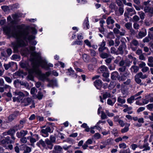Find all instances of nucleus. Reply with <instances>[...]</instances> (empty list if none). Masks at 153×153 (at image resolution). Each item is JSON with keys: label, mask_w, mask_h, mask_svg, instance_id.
<instances>
[{"label": "nucleus", "mask_w": 153, "mask_h": 153, "mask_svg": "<svg viewBox=\"0 0 153 153\" xmlns=\"http://www.w3.org/2000/svg\"><path fill=\"white\" fill-rule=\"evenodd\" d=\"M10 137L9 136H7L5 138V139H3L1 141V143L3 144L8 145L7 147L8 148H10V144L9 143L10 142Z\"/></svg>", "instance_id": "obj_24"}, {"label": "nucleus", "mask_w": 153, "mask_h": 153, "mask_svg": "<svg viewBox=\"0 0 153 153\" xmlns=\"http://www.w3.org/2000/svg\"><path fill=\"white\" fill-rule=\"evenodd\" d=\"M43 96V95L42 92L40 91H39L36 97L39 100H40L42 99Z\"/></svg>", "instance_id": "obj_31"}, {"label": "nucleus", "mask_w": 153, "mask_h": 153, "mask_svg": "<svg viewBox=\"0 0 153 153\" xmlns=\"http://www.w3.org/2000/svg\"><path fill=\"white\" fill-rule=\"evenodd\" d=\"M17 115V113H15L10 115V122L13 120L16 117Z\"/></svg>", "instance_id": "obj_33"}, {"label": "nucleus", "mask_w": 153, "mask_h": 153, "mask_svg": "<svg viewBox=\"0 0 153 153\" xmlns=\"http://www.w3.org/2000/svg\"><path fill=\"white\" fill-rule=\"evenodd\" d=\"M129 130L128 126H126L124 128L121 130V132L122 133H123L127 132Z\"/></svg>", "instance_id": "obj_43"}, {"label": "nucleus", "mask_w": 153, "mask_h": 153, "mask_svg": "<svg viewBox=\"0 0 153 153\" xmlns=\"http://www.w3.org/2000/svg\"><path fill=\"white\" fill-rule=\"evenodd\" d=\"M62 148L60 146L55 145L54 147L53 153H62Z\"/></svg>", "instance_id": "obj_16"}, {"label": "nucleus", "mask_w": 153, "mask_h": 153, "mask_svg": "<svg viewBox=\"0 0 153 153\" xmlns=\"http://www.w3.org/2000/svg\"><path fill=\"white\" fill-rule=\"evenodd\" d=\"M22 15V13H17L12 14L11 16L13 19V21H11V18L10 16V24L13 23L14 24H17L20 21V19L19 18L21 17Z\"/></svg>", "instance_id": "obj_5"}, {"label": "nucleus", "mask_w": 153, "mask_h": 153, "mask_svg": "<svg viewBox=\"0 0 153 153\" xmlns=\"http://www.w3.org/2000/svg\"><path fill=\"white\" fill-rule=\"evenodd\" d=\"M84 42L87 46H88L89 47H91V43L88 39H87L85 40Z\"/></svg>", "instance_id": "obj_56"}, {"label": "nucleus", "mask_w": 153, "mask_h": 153, "mask_svg": "<svg viewBox=\"0 0 153 153\" xmlns=\"http://www.w3.org/2000/svg\"><path fill=\"white\" fill-rule=\"evenodd\" d=\"M130 150L129 148L126 150H124L120 152L119 153H130Z\"/></svg>", "instance_id": "obj_64"}, {"label": "nucleus", "mask_w": 153, "mask_h": 153, "mask_svg": "<svg viewBox=\"0 0 153 153\" xmlns=\"http://www.w3.org/2000/svg\"><path fill=\"white\" fill-rule=\"evenodd\" d=\"M116 3L119 6L123 7L124 6L123 4L122 3V1L121 0H116Z\"/></svg>", "instance_id": "obj_44"}, {"label": "nucleus", "mask_w": 153, "mask_h": 153, "mask_svg": "<svg viewBox=\"0 0 153 153\" xmlns=\"http://www.w3.org/2000/svg\"><path fill=\"white\" fill-rule=\"evenodd\" d=\"M150 10L151 7L149 6H146L144 7V10L145 12L146 13H148L149 12H150Z\"/></svg>", "instance_id": "obj_62"}, {"label": "nucleus", "mask_w": 153, "mask_h": 153, "mask_svg": "<svg viewBox=\"0 0 153 153\" xmlns=\"http://www.w3.org/2000/svg\"><path fill=\"white\" fill-rule=\"evenodd\" d=\"M109 56V54L106 53H102L100 55V57L103 59L107 58Z\"/></svg>", "instance_id": "obj_34"}, {"label": "nucleus", "mask_w": 153, "mask_h": 153, "mask_svg": "<svg viewBox=\"0 0 153 153\" xmlns=\"http://www.w3.org/2000/svg\"><path fill=\"white\" fill-rule=\"evenodd\" d=\"M103 99L104 100L106 99L107 97H111V94L109 93L105 92V93L104 94L102 95Z\"/></svg>", "instance_id": "obj_30"}, {"label": "nucleus", "mask_w": 153, "mask_h": 153, "mask_svg": "<svg viewBox=\"0 0 153 153\" xmlns=\"http://www.w3.org/2000/svg\"><path fill=\"white\" fill-rule=\"evenodd\" d=\"M112 134H113L115 137L117 136L118 134L117 129L116 128H114L111 131Z\"/></svg>", "instance_id": "obj_45"}, {"label": "nucleus", "mask_w": 153, "mask_h": 153, "mask_svg": "<svg viewBox=\"0 0 153 153\" xmlns=\"http://www.w3.org/2000/svg\"><path fill=\"white\" fill-rule=\"evenodd\" d=\"M19 125H16L13 126L12 128H10V131L11 132L15 133L16 131H17L19 129H20Z\"/></svg>", "instance_id": "obj_25"}, {"label": "nucleus", "mask_w": 153, "mask_h": 153, "mask_svg": "<svg viewBox=\"0 0 153 153\" xmlns=\"http://www.w3.org/2000/svg\"><path fill=\"white\" fill-rule=\"evenodd\" d=\"M103 82L100 79H96L94 82V85L98 90H101L102 87Z\"/></svg>", "instance_id": "obj_8"}, {"label": "nucleus", "mask_w": 153, "mask_h": 153, "mask_svg": "<svg viewBox=\"0 0 153 153\" xmlns=\"http://www.w3.org/2000/svg\"><path fill=\"white\" fill-rule=\"evenodd\" d=\"M4 34L8 36L7 38H10V26L9 25L4 26L3 28Z\"/></svg>", "instance_id": "obj_19"}, {"label": "nucleus", "mask_w": 153, "mask_h": 153, "mask_svg": "<svg viewBox=\"0 0 153 153\" xmlns=\"http://www.w3.org/2000/svg\"><path fill=\"white\" fill-rule=\"evenodd\" d=\"M120 76L119 75L118 73L116 71L113 72L111 74V78L113 80H115L118 78V76Z\"/></svg>", "instance_id": "obj_22"}, {"label": "nucleus", "mask_w": 153, "mask_h": 153, "mask_svg": "<svg viewBox=\"0 0 153 153\" xmlns=\"http://www.w3.org/2000/svg\"><path fill=\"white\" fill-rule=\"evenodd\" d=\"M20 139V142L21 143H27V141L26 137H22Z\"/></svg>", "instance_id": "obj_38"}, {"label": "nucleus", "mask_w": 153, "mask_h": 153, "mask_svg": "<svg viewBox=\"0 0 153 153\" xmlns=\"http://www.w3.org/2000/svg\"><path fill=\"white\" fill-rule=\"evenodd\" d=\"M102 76L105 78H103L102 80L104 81H106L108 82H109L110 79L108 78L109 76V73L108 70L106 72H104L102 73Z\"/></svg>", "instance_id": "obj_14"}, {"label": "nucleus", "mask_w": 153, "mask_h": 153, "mask_svg": "<svg viewBox=\"0 0 153 153\" xmlns=\"http://www.w3.org/2000/svg\"><path fill=\"white\" fill-rule=\"evenodd\" d=\"M86 19H87L86 20L85 19V21L84 23V24L86 26V27L87 29H88L89 27V21L88 20V19L87 17H86Z\"/></svg>", "instance_id": "obj_36"}, {"label": "nucleus", "mask_w": 153, "mask_h": 153, "mask_svg": "<svg viewBox=\"0 0 153 153\" xmlns=\"http://www.w3.org/2000/svg\"><path fill=\"white\" fill-rule=\"evenodd\" d=\"M31 151V149L29 146H26L25 148V150L24 152L23 153H29Z\"/></svg>", "instance_id": "obj_41"}, {"label": "nucleus", "mask_w": 153, "mask_h": 153, "mask_svg": "<svg viewBox=\"0 0 153 153\" xmlns=\"http://www.w3.org/2000/svg\"><path fill=\"white\" fill-rule=\"evenodd\" d=\"M20 37L22 38V39L27 45V43L29 42L31 45L35 46L37 43V42L36 40H34L36 38L35 36L33 35H30L28 36H20Z\"/></svg>", "instance_id": "obj_4"}, {"label": "nucleus", "mask_w": 153, "mask_h": 153, "mask_svg": "<svg viewBox=\"0 0 153 153\" xmlns=\"http://www.w3.org/2000/svg\"><path fill=\"white\" fill-rule=\"evenodd\" d=\"M139 13H140V12L138 13V14L140 16V19L142 20L144 19L145 18V13L142 12L140 13L139 14Z\"/></svg>", "instance_id": "obj_55"}, {"label": "nucleus", "mask_w": 153, "mask_h": 153, "mask_svg": "<svg viewBox=\"0 0 153 153\" xmlns=\"http://www.w3.org/2000/svg\"><path fill=\"white\" fill-rule=\"evenodd\" d=\"M56 131L57 133L54 134L56 138H60L62 140L65 138V137H64L65 134L59 132V130H56Z\"/></svg>", "instance_id": "obj_21"}, {"label": "nucleus", "mask_w": 153, "mask_h": 153, "mask_svg": "<svg viewBox=\"0 0 153 153\" xmlns=\"http://www.w3.org/2000/svg\"><path fill=\"white\" fill-rule=\"evenodd\" d=\"M131 68H133L134 70V73H136L138 72L139 70V68L138 66L136 65H132L131 66Z\"/></svg>", "instance_id": "obj_37"}, {"label": "nucleus", "mask_w": 153, "mask_h": 153, "mask_svg": "<svg viewBox=\"0 0 153 153\" xmlns=\"http://www.w3.org/2000/svg\"><path fill=\"white\" fill-rule=\"evenodd\" d=\"M88 68L89 71L93 70L94 69V65L91 64L88 65Z\"/></svg>", "instance_id": "obj_58"}, {"label": "nucleus", "mask_w": 153, "mask_h": 153, "mask_svg": "<svg viewBox=\"0 0 153 153\" xmlns=\"http://www.w3.org/2000/svg\"><path fill=\"white\" fill-rule=\"evenodd\" d=\"M146 107L148 109L151 111L153 108V104H149L147 105Z\"/></svg>", "instance_id": "obj_63"}, {"label": "nucleus", "mask_w": 153, "mask_h": 153, "mask_svg": "<svg viewBox=\"0 0 153 153\" xmlns=\"http://www.w3.org/2000/svg\"><path fill=\"white\" fill-rule=\"evenodd\" d=\"M108 68L105 65H103L101 66L97 70V71L99 73H100V72L102 73L108 71Z\"/></svg>", "instance_id": "obj_23"}, {"label": "nucleus", "mask_w": 153, "mask_h": 153, "mask_svg": "<svg viewBox=\"0 0 153 153\" xmlns=\"http://www.w3.org/2000/svg\"><path fill=\"white\" fill-rule=\"evenodd\" d=\"M107 103L108 105L113 106L114 105V102H113L110 99H108L107 100Z\"/></svg>", "instance_id": "obj_57"}, {"label": "nucleus", "mask_w": 153, "mask_h": 153, "mask_svg": "<svg viewBox=\"0 0 153 153\" xmlns=\"http://www.w3.org/2000/svg\"><path fill=\"white\" fill-rule=\"evenodd\" d=\"M126 10L128 13L130 12H132L134 10V14H135L136 13V12H135V10H134V8L133 7L132 8H128L126 9Z\"/></svg>", "instance_id": "obj_60"}, {"label": "nucleus", "mask_w": 153, "mask_h": 153, "mask_svg": "<svg viewBox=\"0 0 153 153\" xmlns=\"http://www.w3.org/2000/svg\"><path fill=\"white\" fill-rule=\"evenodd\" d=\"M142 31H140L138 33V36L140 38L145 36L147 34L146 30L145 28H142Z\"/></svg>", "instance_id": "obj_20"}, {"label": "nucleus", "mask_w": 153, "mask_h": 153, "mask_svg": "<svg viewBox=\"0 0 153 153\" xmlns=\"http://www.w3.org/2000/svg\"><path fill=\"white\" fill-rule=\"evenodd\" d=\"M121 44L117 49V51L119 52L118 54L123 55L124 53L123 49L125 50L126 48V46L125 42L122 41H121Z\"/></svg>", "instance_id": "obj_7"}, {"label": "nucleus", "mask_w": 153, "mask_h": 153, "mask_svg": "<svg viewBox=\"0 0 153 153\" xmlns=\"http://www.w3.org/2000/svg\"><path fill=\"white\" fill-rule=\"evenodd\" d=\"M150 40H153V32H148V36Z\"/></svg>", "instance_id": "obj_48"}, {"label": "nucleus", "mask_w": 153, "mask_h": 153, "mask_svg": "<svg viewBox=\"0 0 153 153\" xmlns=\"http://www.w3.org/2000/svg\"><path fill=\"white\" fill-rule=\"evenodd\" d=\"M36 119L40 122L43 121L44 120V118L43 117H41L40 116H36Z\"/></svg>", "instance_id": "obj_54"}, {"label": "nucleus", "mask_w": 153, "mask_h": 153, "mask_svg": "<svg viewBox=\"0 0 153 153\" xmlns=\"http://www.w3.org/2000/svg\"><path fill=\"white\" fill-rule=\"evenodd\" d=\"M13 36L16 39V42L14 45L13 50L14 51H18L19 48L25 47L27 46V44L24 40L20 37V35L14 30L13 34Z\"/></svg>", "instance_id": "obj_3"}, {"label": "nucleus", "mask_w": 153, "mask_h": 153, "mask_svg": "<svg viewBox=\"0 0 153 153\" xmlns=\"http://www.w3.org/2000/svg\"><path fill=\"white\" fill-rule=\"evenodd\" d=\"M51 74V71H49L46 72L45 74L42 73L41 70V72H38L37 75L38 76L39 79L42 81H44L47 79V77L49 76Z\"/></svg>", "instance_id": "obj_6"}, {"label": "nucleus", "mask_w": 153, "mask_h": 153, "mask_svg": "<svg viewBox=\"0 0 153 153\" xmlns=\"http://www.w3.org/2000/svg\"><path fill=\"white\" fill-rule=\"evenodd\" d=\"M48 86L51 87L53 88V86L58 87V85L56 80L53 79L49 80V83L48 84Z\"/></svg>", "instance_id": "obj_18"}, {"label": "nucleus", "mask_w": 153, "mask_h": 153, "mask_svg": "<svg viewBox=\"0 0 153 153\" xmlns=\"http://www.w3.org/2000/svg\"><path fill=\"white\" fill-rule=\"evenodd\" d=\"M119 148L120 149H121V148L125 149L126 148V145L124 143H121L119 144Z\"/></svg>", "instance_id": "obj_49"}, {"label": "nucleus", "mask_w": 153, "mask_h": 153, "mask_svg": "<svg viewBox=\"0 0 153 153\" xmlns=\"http://www.w3.org/2000/svg\"><path fill=\"white\" fill-rule=\"evenodd\" d=\"M46 144L47 145V147L46 148V149H52L53 146V144L52 143L48 138H46L45 140Z\"/></svg>", "instance_id": "obj_17"}, {"label": "nucleus", "mask_w": 153, "mask_h": 153, "mask_svg": "<svg viewBox=\"0 0 153 153\" xmlns=\"http://www.w3.org/2000/svg\"><path fill=\"white\" fill-rule=\"evenodd\" d=\"M32 101V99L31 98L28 97L27 98H25L22 101V102H25L26 101L27 103H28L30 104V103Z\"/></svg>", "instance_id": "obj_40"}, {"label": "nucleus", "mask_w": 153, "mask_h": 153, "mask_svg": "<svg viewBox=\"0 0 153 153\" xmlns=\"http://www.w3.org/2000/svg\"><path fill=\"white\" fill-rule=\"evenodd\" d=\"M105 62L106 63V64L107 65H108L111 62V59L110 58H107L105 60Z\"/></svg>", "instance_id": "obj_53"}, {"label": "nucleus", "mask_w": 153, "mask_h": 153, "mask_svg": "<svg viewBox=\"0 0 153 153\" xmlns=\"http://www.w3.org/2000/svg\"><path fill=\"white\" fill-rule=\"evenodd\" d=\"M1 8L4 12H7L10 9L9 7L6 5L2 6Z\"/></svg>", "instance_id": "obj_35"}, {"label": "nucleus", "mask_w": 153, "mask_h": 153, "mask_svg": "<svg viewBox=\"0 0 153 153\" xmlns=\"http://www.w3.org/2000/svg\"><path fill=\"white\" fill-rule=\"evenodd\" d=\"M19 8V4L18 3L10 5V10H15Z\"/></svg>", "instance_id": "obj_27"}, {"label": "nucleus", "mask_w": 153, "mask_h": 153, "mask_svg": "<svg viewBox=\"0 0 153 153\" xmlns=\"http://www.w3.org/2000/svg\"><path fill=\"white\" fill-rule=\"evenodd\" d=\"M74 72V71L70 67L68 69V71L66 72V73L67 75L71 76L72 77L76 78L77 77V75Z\"/></svg>", "instance_id": "obj_11"}, {"label": "nucleus", "mask_w": 153, "mask_h": 153, "mask_svg": "<svg viewBox=\"0 0 153 153\" xmlns=\"http://www.w3.org/2000/svg\"><path fill=\"white\" fill-rule=\"evenodd\" d=\"M135 100L134 96L132 95L130 97L128 98L127 99V102L128 103L131 104L133 103V101Z\"/></svg>", "instance_id": "obj_29"}, {"label": "nucleus", "mask_w": 153, "mask_h": 153, "mask_svg": "<svg viewBox=\"0 0 153 153\" xmlns=\"http://www.w3.org/2000/svg\"><path fill=\"white\" fill-rule=\"evenodd\" d=\"M135 81L138 84H140H140L141 83V80L140 78H139L138 77H135Z\"/></svg>", "instance_id": "obj_51"}, {"label": "nucleus", "mask_w": 153, "mask_h": 153, "mask_svg": "<svg viewBox=\"0 0 153 153\" xmlns=\"http://www.w3.org/2000/svg\"><path fill=\"white\" fill-rule=\"evenodd\" d=\"M125 27L128 30H130L132 28V24L130 22H127L125 24Z\"/></svg>", "instance_id": "obj_39"}, {"label": "nucleus", "mask_w": 153, "mask_h": 153, "mask_svg": "<svg viewBox=\"0 0 153 153\" xmlns=\"http://www.w3.org/2000/svg\"><path fill=\"white\" fill-rule=\"evenodd\" d=\"M102 115L101 116V119L102 120H104L106 119L107 117V115L104 111H102Z\"/></svg>", "instance_id": "obj_61"}, {"label": "nucleus", "mask_w": 153, "mask_h": 153, "mask_svg": "<svg viewBox=\"0 0 153 153\" xmlns=\"http://www.w3.org/2000/svg\"><path fill=\"white\" fill-rule=\"evenodd\" d=\"M56 138L55 137L53 136V135H51L50 137V139L52 143H55L56 141Z\"/></svg>", "instance_id": "obj_50"}, {"label": "nucleus", "mask_w": 153, "mask_h": 153, "mask_svg": "<svg viewBox=\"0 0 153 153\" xmlns=\"http://www.w3.org/2000/svg\"><path fill=\"white\" fill-rule=\"evenodd\" d=\"M117 101L121 104L125 103L126 102V100L124 99H122L118 97L117 98Z\"/></svg>", "instance_id": "obj_42"}, {"label": "nucleus", "mask_w": 153, "mask_h": 153, "mask_svg": "<svg viewBox=\"0 0 153 153\" xmlns=\"http://www.w3.org/2000/svg\"><path fill=\"white\" fill-rule=\"evenodd\" d=\"M106 23L108 25H109L111 23V24H113L115 21L112 18V17L111 16H109L107 18L106 21Z\"/></svg>", "instance_id": "obj_26"}, {"label": "nucleus", "mask_w": 153, "mask_h": 153, "mask_svg": "<svg viewBox=\"0 0 153 153\" xmlns=\"http://www.w3.org/2000/svg\"><path fill=\"white\" fill-rule=\"evenodd\" d=\"M39 143L44 148H45L46 145L45 142L43 141L42 139H41L39 140Z\"/></svg>", "instance_id": "obj_52"}, {"label": "nucleus", "mask_w": 153, "mask_h": 153, "mask_svg": "<svg viewBox=\"0 0 153 153\" xmlns=\"http://www.w3.org/2000/svg\"><path fill=\"white\" fill-rule=\"evenodd\" d=\"M94 138L96 139H99L101 138V135L99 133H97L94 135Z\"/></svg>", "instance_id": "obj_47"}, {"label": "nucleus", "mask_w": 153, "mask_h": 153, "mask_svg": "<svg viewBox=\"0 0 153 153\" xmlns=\"http://www.w3.org/2000/svg\"><path fill=\"white\" fill-rule=\"evenodd\" d=\"M33 56L36 59L39 60V64L41 67L46 71L49 70L50 67H53V64L49 63H48L47 61L45 59H43L41 57V53L39 52L34 51L32 54Z\"/></svg>", "instance_id": "obj_2"}, {"label": "nucleus", "mask_w": 153, "mask_h": 153, "mask_svg": "<svg viewBox=\"0 0 153 153\" xmlns=\"http://www.w3.org/2000/svg\"><path fill=\"white\" fill-rule=\"evenodd\" d=\"M40 133L41 134H45V136H44L42 134V135L43 137H48L49 135V134L47 132V131L46 128L45 129H42L41 130V131H40Z\"/></svg>", "instance_id": "obj_28"}, {"label": "nucleus", "mask_w": 153, "mask_h": 153, "mask_svg": "<svg viewBox=\"0 0 153 153\" xmlns=\"http://www.w3.org/2000/svg\"><path fill=\"white\" fill-rule=\"evenodd\" d=\"M27 71L28 72V74H29L33 75L34 74L37 75L38 72L39 73L41 72V70L37 67H33V68L32 69L28 68V69H27Z\"/></svg>", "instance_id": "obj_9"}, {"label": "nucleus", "mask_w": 153, "mask_h": 153, "mask_svg": "<svg viewBox=\"0 0 153 153\" xmlns=\"http://www.w3.org/2000/svg\"><path fill=\"white\" fill-rule=\"evenodd\" d=\"M120 74L121 75V76H118V80L119 81H124L127 78V77H128V76L129 74V73L128 72H126L123 73L122 74L120 73Z\"/></svg>", "instance_id": "obj_12"}, {"label": "nucleus", "mask_w": 153, "mask_h": 153, "mask_svg": "<svg viewBox=\"0 0 153 153\" xmlns=\"http://www.w3.org/2000/svg\"><path fill=\"white\" fill-rule=\"evenodd\" d=\"M14 30L20 35V36H29V31H31L32 35H35L37 33V31L34 27L29 25H26L25 24H22L16 26Z\"/></svg>", "instance_id": "obj_1"}, {"label": "nucleus", "mask_w": 153, "mask_h": 153, "mask_svg": "<svg viewBox=\"0 0 153 153\" xmlns=\"http://www.w3.org/2000/svg\"><path fill=\"white\" fill-rule=\"evenodd\" d=\"M20 66L22 68L25 69L26 71L30 68V66L29 62L27 61L24 62H21L20 63Z\"/></svg>", "instance_id": "obj_15"}, {"label": "nucleus", "mask_w": 153, "mask_h": 153, "mask_svg": "<svg viewBox=\"0 0 153 153\" xmlns=\"http://www.w3.org/2000/svg\"><path fill=\"white\" fill-rule=\"evenodd\" d=\"M119 12L120 13V15H122L124 12L123 7H120L119 9Z\"/></svg>", "instance_id": "obj_59"}, {"label": "nucleus", "mask_w": 153, "mask_h": 153, "mask_svg": "<svg viewBox=\"0 0 153 153\" xmlns=\"http://www.w3.org/2000/svg\"><path fill=\"white\" fill-rule=\"evenodd\" d=\"M15 95L19 96L17 97V101L19 102L20 100H22L23 97H25V94L22 92L19 91L18 92H15Z\"/></svg>", "instance_id": "obj_13"}, {"label": "nucleus", "mask_w": 153, "mask_h": 153, "mask_svg": "<svg viewBox=\"0 0 153 153\" xmlns=\"http://www.w3.org/2000/svg\"><path fill=\"white\" fill-rule=\"evenodd\" d=\"M27 80H29L32 81H34V75L30 74H28V75L27 77Z\"/></svg>", "instance_id": "obj_32"}, {"label": "nucleus", "mask_w": 153, "mask_h": 153, "mask_svg": "<svg viewBox=\"0 0 153 153\" xmlns=\"http://www.w3.org/2000/svg\"><path fill=\"white\" fill-rule=\"evenodd\" d=\"M116 85L115 83L114 82H111L108 86L109 89L114 88Z\"/></svg>", "instance_id": "obj_46"}, {"label": "nucleus", "mask_w": 153, "mask_h": 153, "mask_svg": "<svg viewBox=\"0 0 153 153\" xmlns=\"http://www.w3.org/2000/svg\"><path fill=\"white\" fill-rule=\"evenodd\" d=\"M28 134L27 130H21L20 132H17L16 133V136L18 138L25 137Z\"/></svg>", "instance_id": "obj_10"}]
</instances>
